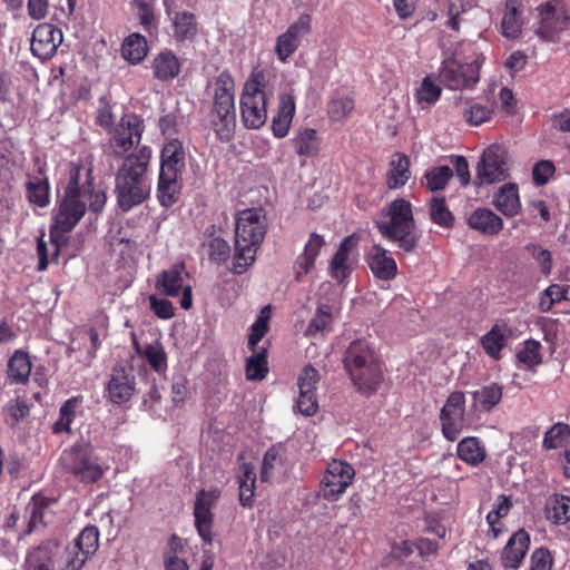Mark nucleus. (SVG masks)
I'll use <instances>...</instances> for the list:
<instances>
[{"instance_id": "nucleus-1", "label": "nucleus", "mask_w": 570, "mask_h": 570, "mask_svg": "<svg viewBox=\"0 0 570 570\" xmlns=\"http://www.w3.org/2000/svg\"><path fill=\"white\" fill-rule=\"evenodd\" d=\"M106 194L94 186L92 169L82 163H72L62 191L58 193L49 230L50 240L56 244L52 259L59 256V244L85 216L87 208L100 213L106 205Z\"/></svg>"}, {"instance_id": "nucleus-2", "label": "nucleus", "mask_w": 570, "mask_h": 570, "mask_svg": "<svg viewBox=\"0 0 570 570\" xmlns=\"http://www.w3.org/2000/svg\"><path fill=\"white\" fill-rule=\"evenodd\" d=\"M153 150L141 146L124 157L115 176V193L122 212L142 204L150 194L148 168Z\"/></svg>"}, {"instance_id": "nucleus-3", "label": "nucleus", "mask_w": 570, "mask_h": 570, "mask_svg": "<svg viewBox=\"0 0 570 570\" xmlns=\"http://www.w3.org/2000/svg\"><path fill=\"white\" fill-rule=\"evenodd\" d=\"M235 255L233 272L244 273L256 259V253L267 232V220L262 208H247L235 218Z\"/></svg>"}, {"instance_id": "nucleus-4", "label": "nucleus", "mask_w": 570, "mask_h": 570, "mask_svg": "<svg viewBox=\"0 0 570 570\" xmlns=\"http://www.w3.org/2000/svg\"><path fill=\"white\" fill-rule=\"evenodd\" d=\"M343 363L360 394L371 396L377 391L383 381L382 365L366 341H353L344 353Z\"/></svg>"}, {"instance_id": "nucleus-5", "label": "nucleus", "mask_w": 570, "mask_h": 570, "mask_svg": "<svg viewBox=\"0 0 570 570\" xmlns=\"http://www.w3.org/2000/svg\"><path fill=\"white\" fill-rule=\"evenodd\" d=\"M386 222L377 223L380 234L389 242L395 243L400 252L413 253L417 248L420 235L412 204L401 197L394 199L386 207Z\"/></svg>"}, {"instance_id": "nucleus-6", "label": "nucleus", "mask_w": 570, "mask_h": 570, "mask_svg": "<svg viewBox=\"0 0 570 570\" xmlns=\"http://www.w3.org/2000/svg\"><path fill=\"white\" fill-rule=\"evenodd\" d=\"M235 82L229 71H222L214 88L213 106L209 124L216 137L228 142L233 139L236 128Z\"/></svg>"}, {"instance_id": "nucleus-7", "label": "nucleus", "mask_w": 570, "mask_h": 570, "mask_svg": "<svg viewBox=\"0 0 570 570\" xmlns=\"http://www.w3.org/2000/svg\"><path fill=\"white\" fill-rule=\"evenodd\" d=\"M240 115L246 128L258 129L265 125L267 109L263 72H254L245 82L240 96Z\"/></svg>"}, {"instance_id": "nucleus-8", "label": "nucleus", "mask_w": 570, "mask_h": 570, "mask_svg": "<svg viewBox=\"0 0 570 570\" xmlns=\"http://www.w3.org/2000/svg\"><path fill=\"white\" fill-rule=\"evenodd\" d=\"M145 131L144 119L136 114H125L109 130L108 146L116 158L124 157L141 141Z\"/></svg>"}, {"instance_id": "nucleus-9", "label": "nucleus", "mask_w": 570, "mask_h": 570, "mask_svg": "<svg viewBox=\"0 0 570 570\" xmlns=\"http://www.w3.org/2000/svg\"><path fill=\"white\" fill-rule=\"evenodd\" d=\"M482 61L474 59L472 62L462 63L455 58L443 61L439 79L446 88L462 90L473 88L480 79Z\"/></svg>"}, {"instance_id": "nucleus-10", "label": "nucleus", "mask_w": 570, "mask_h": 570, "mask_svg": "<svg viewBox=\"0 0 570 570\" xmlns=\"http://www.w3.org/2000/svg\"><path fill=\"white\" fill-rule=\"evenodd\" d=\"M185 277H188L186 264L184 262L175 263L170 268L160 272L155 282V288L163 295L177 297L181 293L180 306L189 309L193 306L191 286L186 284Z\"/></svg>"}, {"instance_id": "nucleus-11", "label": "nucleus", "mask_w": 570, "mask_h": 570, "mask_svg": "<svg viewBox=\"0 0 570 570\" xmlns=\"http://www.w3.org/2000/svg\"><path fill=\"white\" fill-rule=\"evenodd\" d=\"M355 476L354 468L340 460H333L327 464L326 471L321 480L318 497L328 502H334L352 484Z\"/></svg>"}, {"instance_id": "nucleus-12", "label": "nucleus", "mask_w": 570, "mask_h": 570, "mask_svg": "<svg viewBox=\"0 0 570 570\" xmlns=\"http://www.w3.org/2000/svg\"><path fill=\"white\" fill-rule=\"evenodd\" d=\"M220 490L213 488L209 490L200 489L196 493L194 502V524L198 535L205 544L213 543L214 513L217 501L220 498Z\"/></svg>"}, {"instance_id": "nucleus-13", "label": "nucleus", "mask_w": 570, "mask_h": 570, "mask_svg": "<svg viewBox=\"0 0 570 570\" xmlns=\"http://www.w3.org/2000/svg\"><path fill=\"white\" fill-rule=\"evenodd\" d=\"M509 177L507 151L500 145L488 147L478 164L474 183L490 185L500 183Z\"/></svg>"}, {"instance_id": "nucleus-14", "label": "nucleus", "mask_w": 570, "mask_h": 570, "mask_svg": "<svg viewBox=\"0 0 570 570\" xmlns=\"http://www.w3.org/2000/svg\"><path fill=\"white\" fill-rule=\"evenodd\" d=\"M66 469L81 483L92 484L102 479L105 472L89 450L73 446L62 456Z\"/></svg>"}, {"instance_id": "nucleus-15", "label": "nucleus", "mask_w": 570, "mask_h": 570, "mask_svg": "<svg viewBox=\"0 0 570 570\" xmlns=\"http://www.w3.org/2000/svg\"><path fill=\"white\" fill-rule=\"evenodd\" d=\"M465 395L461 391L452 392L440 412V422L443 436L448 441H455L464 428Z\"/></svg>"}, {"instance_id": "nucleus-16", "label": "nucleus", "mask_w": 570, "mask_h": 570, "mask_svg": "<svg viewBox=\"0 0 570 570\" xmlns=\"http://www.w3.org/2000/svg\"><path fill=\"white\" fill-rule=\"evenodd\" d=\"M539 22L535 33L546 41H554L557 36L567 28L569 17L560 2H546L537 8Z\"/></svg>"}, {"instance_id": "nucleus-17", "label": "nucleus", "mask_w": 570, "mask_h": 570, "mask_svg": "<svg viewBox=\"0 0 570 570\" xmlns=\"http://www.w3.org/2000/svg\"><path fill=\"white\" fill-rule=\"evenodd\" d=\"M320 382V373L312 365L304 366L297 379L298 396L295 409L304 416H313L318 411L316 386Z\"/></svg>"}, {"instance_id": "nucleus-18", "label": "nucleus", "mask_w": 570, "mask_h": 570, "mask_svg": "<svg viewBox=\"0 0 570 570\" xmlns=\"http://www.w3.org/2000/svg\"><path fill=\"white\" fill-rule=\"evenodd\" d=\"M312 30V18L309 14H301L285 32L276 39L275 53L279 61L286 62L288 58L296 52L301 46L303 37Z\"/></svg>"}, {"instance_id": "nucleus-19", "label": "nucleus", "mask_w": 570, "mask_h": 570, "mask_svg": "<svg viewBox=\"0 0 570 570\" xmlns=\"http://www.w3.org/2000/svg\"><path fill=\"white\" fill-rule=\"evenodd\" d=\"M62 42V32L52 23H40L32 32L30 49L35 57L51 59Z\"/></svg>"}, {"instance_id": "nucleus-20", "label": "nucleus", "mask_w": 570, "mask_h": 570, "mask_svg": "<svg viewBox=\"0 0 570 570\" xmlns=\"http://www.w3.org/2000/svg\"><path fill=\"white\" fill-rule=\"evenodd\" d=\"M57 503L55 499L41 494H35L26 507L27 528L23 535L31 534L39 529L46 528L52 522L55 511L52 507Z\"/></svg>"}, {"instance_id": "nucleus-21", "label": "nucleus", "mask_w": 570, "mask_h": 570, "mask_svg": "<svg viewBox=\"0 0 570 570\" xmlns=\"http://www.w3.org/2000/svg\"><path fill=\"white\" fill-rule=\"evenodd\" d=\"M106 390L109 400L115 404L129 401L136 390L134 368L131 366L114 367Z\"/></svg>"}, {"instance_id": "nucleus-22", "label": "nucleus", "mask_w": 570, "mask_h": 570, "mask_svg": "<svg viewBox=\"0 0 570 570\" xmlns=\"http://www.w3.org/2000/svg\"><path fill=\"white\" fill-rule=\"evenodd\" d=\"M358 238L355 234L346 236L340 244L336 253L330 263V275L337 283H343L353 271V263L350 254L356 248Z\"/></svg>"}, {"instance_id": "nucleus-23", "label": "nucleus", "mask_w": 570, "mask_h": 570, "mask_svg": "<svg viewBox=\"0 0 570 570\" xmlns=\"http://www.w3.org/2000/svg\"><path fill=\"white\" fill-rule=\"evenodd\" d=\"M367 264L373 275L382 281H392L397 274L395 259L381 245H373L368 252Z\"/></svg>"}, {"instance_id": "nucleus-24", "label": "nucleus", "mask_w": 570, "mask_h": 570, "mask_svg": "<svg viewBox=\"0 0 570 570\" xmlns=\"http://www.w3.org/2000/svg\"><path fill=\"white\" fill-rule=\"evenodd\" d=\"M60 543L56 539L42 541L32 549L26 560V570H55V557Z\"/></svg>"}, {"instance_id": "nucleus-25", "label": "nucleus", "mask_w": 570, "mask_h": 570, "mask_svg": "<svg viewBox=\"0 0 570 570\" xmlns=\"http://www.w3.org/2000/svg\"><path fill=\"white\" fill-rule=\"evenodd\" d=\"M183 175L159 170L157 184V199L163 207L169 208L176 204L181 195Z\"/></svg>"}, {"instance_id": "nucleus-26", "label": "nucleus", "mask_w": 570, "mask_h": 570, "mask_svg": "<svg viewBox=\"0 0 570 570\" xmlns=\"http://www.w3.org/2000/svg\"><path fill=\"white\" fill-rule=\"evenodd\" d=\"M530 544V537L527 531H517L505 544L501 561L503 567L518 569L524 559Z\"/></svg>"}, {"instance_id": "nucleus-27", "label": "nucleus", "mask_w": 570, "mask_h": 570, "mask_svg": "<svg viewBox=\"0 0 570 570\" xmlns=\"http://www.w3.org/2000/svg\"><path fill=\"white\" fill-rule=\"evenodd\" d=\"M468 225L482 235L495 236L503 229L504 223L493 210L478 207L470 214Z\"/></svg>"}, {"instance_id": "nucleus-28", "label": "nucleus", "mask_w": 570, "mask_h": 570, "mask_svg": "<svg viewBox=\"0 0 570 570\" xmlns=\"http://www.w3.org/2000/svg\"><path fill=\"white\" fill-rule=\"evenodd\" d=\"M295 115V100L291 94H282L278 99L277 112L272 119V131L276 138L288 135Z\"/></svg>"}, {"instance_id": "nucleus-29", "label": "nucleus", "mask_w": 570, "mask_h": 570, "mask_svg": "<svg viewBox=\"0 0 570 570\" xmlns=\"http://www.w3.org/2000/svg\"><path fill=\"white\" fill-rule=\"evenodd\" d=\"M173 27V37L178 42L193 40L198 32L196 16L189 11H167Z\"/></svg>"}, {"instance_id": "nucleus-30", "label": "nucleus", "mask_w": 570, "mask_h": 570, "mask_svg": "<svg viewBox=\"0 0 570 570\" xmlns=\"http://www.w3.org/2000/svg\"><path fill=\"white\" fill-rule=\"evenodd\" d=\"M180 61L171 50H163L155 56L151 62L153 76L159 81L174 80L180 72Z\"/></svg>"}, {"instance_id": "nucleus-31", "label": "nucleus", "mask_w": 570, "mask_h": 570, "mask_svg": "<svg viewBox=\"0 0 570 570\" xmlns=\"http://www.w3.org/2000/svg\"><path fill=\"white\" fill-rule=\"evenodd\" d=\"M185 168V149L183 142L177 139L167 141L160 153V171L177 173L183 175Z\"/></svg>"}, {"instance_id": "nucleus-32", "label": "nucleus", "mask_w": 570, "mask_h": 570, "mask_svg": "<svg viewBox=\"0 0 570 570\" xmlns=\"http://www.w3.org/2000/svg\"><path fill=\"white\" fill-rule=\"evenodd\" d=\"M411 178L410 158L403 153H394L386 173V186L389 189L403 187Z\"/></svg>"}, {"instance_id": "nucleus-33", "label": "nucleus", "mask_w": 570, "mask_h": 570, "mask_svg": "<svg viewBox=\"0 0 570 570\" xmlns=\"http://www.w3.org/2000/svg\"><path fill=\"white\" fill-rule=\"evenodd\" d=\"M493 204L505 217L517 216L521 210L518 186L508 183L500 187L494 194Z\"/></svg>"}, {"instance_id": "nucleus-34", "label": "nucleus", "mask_w": 570, "mask_h": 570, "mask_svg": "<svg viewBox=\"0 0 570 570\" xmlns=\"http://www.w3.org/2000/svg\"><path fill=\"white\" fill-rule=\"evenodd\" d=\"M83 397L81 395L71 396L66 400L59 409V417L51 425V432L56 435L61 433H70L71 424L73 423L77 411L82 404Z\"/></svg>"}, {"instance_id": "nucleus-35", "label": "nucleus", "mask_w": 570, "mask_h": 570, "mask_svg": "<svg viewBox=\"0 0 570 570\" xmlns=\"http://www.w3.org/2000/svg\"><path fill=\"white\" fill-rule=\"evenodd\" d=\"M148 53V43L145 36L134 32L125 38L121 45V56L131 65L140 63Z\"/></svg>"}, {"instance_id": "nucleus-36", "label": "nucleus", "mask_w": 570, "mask_h": 570, "mask_svg": "<svg viewBox=\"0 0 570 570\" xmlns=\"http://www.w3.org/2000/svg\"><path fill=\"white\" fill-rule=\"evenodd\" d=\"M295 153L302 157H314L320 151L317 131L314 128L299 129L291 140Z\"/></svg>"}, {"instance_id": "nucleus-37", "label": "nucleus", "mask_w": 570, "mask_h": 570, "mask_svg": "<svg viewBox=\"0 0 570 570\" xmlns=\"http://www.w3.org/2000/svg\"><path fill=\"white\" fill-rule=\"evenodd\" d=\"M456 455L466 464L476 466L485 460L487 452L478 438L468 436L458 443Z\"/></svg>"}, {"instance_id": "nucleus-38", "label": "nucleus", "mask_w": 570, "mask_h": 570, "mask_svg": "<svg viewBox=\"0 0 570 570\" xmlns=\"http://www.w3.org/2000/svg\"><path fill=\"white\" fill-rule=\"evenodd\" d=\"M238 479L239 503L244 508H252L254 503L256 473L250 463H243Z\"/></svg>"}, {"instance_id": "nucleus-39", "label": "nucleus", "mask_w": 570, "mask_h": 570, "mask_svg": "<svg viewBox=\"0 0 570 570\" xmlns=\"http://www.w3.org/2000/svg\"><path fill=\"white\" fill-rule=\"evenodd\" d=\"M546 518L557 525L570 521V497L553 494L546 504Z\"/></svg>"}, {"instance_id": "nucleus-40", "label": "nucleus", "mask_w": 570, "mask_h": 570, "mask_svg": "<svg viewBox=\"0 0 570 570\" xmlns=\"http://www.w3.org/2000/svg\"><path fill=\"white\" fill-rule=\"evenodd\" d=\"M132 344L137 354L145 357L155 372L163 373L167 370V354L159 342L140 346L135 338Z\"/></svg>"}, {"instance_id": "nucleus-41", "label": "nucleus", "mask_w": 570, "mask_h": 570, "mask_svg": "<svg viewBox=\"0 0 570 570\" xmlns=\"http://www.w3.org/2000/svg\"><path fill=\"white\" fill-rule=\"evenodd\" d=\"M246 360L245 373L247 381H263L268 374L267 347L250 351Z\"/></svg>"}, {"instance_id": "nucleus-42", "label": "nucleus", "mask_w": 570, "mask_h": 570, "mask_svg": "<svg viewBox=\"0 0 570 570\" xmlns=\"http://www.w3.org/2000/svg\"><path fill=\"white\" fill-rule=\"evenodd\" d=\"M28 353L16 351L8 362V376L14 383H26L31 373Z\"/></svg>"}, {"instance_id": "nucleus-43", "label": "nucleus", "mask_w": 570, "mask_h": 570, "mask_svg": "<svg viewBox=\"0 0 570 570\" xmlns=\"http://www.w3.org/2000/svg\"><path fill=\"white\" fill-rule=\"evenodd\" d=\"M354 107L353 97L336 91L327 104V115L332 121H341L350 116Z\"/></svg>"}, {"instance_id": "nucleus-44", "label": "nucleus", "mask_w": 570, "mask_h": 570, "mask_svg": "<svg viewBox=\"0 0 570 570\" xmlns=\"http://www.w3.org/2000/svg\"><path fill=\"white\" fill-rule=\"evenodd\" d=\"M471 395L473 401L479 403L483 411L490 412L501 401L503 389L498 383H491L482 386L480 390L471 392Z\"/></svg>"}, {"instance_id": "nucleus-45", "label": "nucleus", "mask_w": 570, "mask_h": 570, "mask_svg": "<svg viewBox=\"0 0 570 570\" xmlns=\"http://www.w3.org/2000/svg\"><path fill=\"white\" fill-rule=\"evenodd\" d=\"M28 200L38 207H46L50 203V187L47 178L33 177L26 183Z\"/></svg>"}, {"instance_id": "nucleus-46", "label": "nucleus", "mask_w": 570, "mask_h": 570, "mask_svg": "<svg viewBox=\"0 0 570 570\" xmlns=\"http://www.w3.org/2000/svg\"><path fill=\"white\" fill-rule=\"evenodd\" d=\"M453 177V170L449 166H435L423 175L422 184L429 191L443 190Z\"/></svg>"}, {"instance_id": "nucleus-47", "label": "nucleus", "mask_w": 570, "mask_h": 570, "mask_svg": "<svg viewBox=\"0 0 570 570\" xmlns=\"http://www.w3.org/2000/svg\"><path fill=\"white\" fill-rule=\"evenodd\" d=\"M430 218L441 227L452 228L454 226V215L448 207L443 196H434L430 203Z\"/></svg>"}, {"instance_id": "nucleus-48", "label": "nucleus", "mask_w": 570, "mask_h": 570, "mask_svg": "<svg viewBox=\"0 0 570 570\" xmlns=\"http://www.w3.org/2000/svg\"><path fill=\"white\" fill-rule=\"evenodd\" d=\"M570 440V425L558 422L544 433L542 446L546 450H557L564 446Z\"/></svg>"}, {"instance_id": "nucleus-49", "label": "nucleus", "mask_w": 570, "mask_h": 570, "mask_svg": "<svg viewBox=\"0 0 570 570\" xmlns=\"http://www.w3.org/2000/svg\"><path fill=\"white\" fill-rule=\"evenodd\" d=\"M505 336L498 324L481 337V346L484 352L494 360L500 358V353L505 347Z\"/></svg>"}, {"instance_id": "nucleus-50", "label": "nucleus", "mask_w": 570, "mask_h": 570, "mask_svg": "<svg viewBox=\"0 0 570 570\" xmlns=\"http://www.w3.org/2000/svg\"><path fill=\"white\" fill-rule=\"evenodd\" d=\"M272 314L271 305H267L262 308L259 312V315L257 316L254 324L250 326V333L248 335V343L247 347L249 351H255V348H258V343L262 341V338L267 334L269 330V318Z\"/></svg>"}, {"instance_id": "nucleus-51", "label": "nucleus", "mask_w": 570, "mask_h": 570, "mask_svg": "<svg viewBox=\"0 0 570 570\" xmlns=\"http://www.w3.org/2000/svg\"><path fill=\"white\" fill-rule=\"evenodd\" d=\"M512 508V502L509 497L500 495L498 499V503L494 505L493 510H491L487 515V522L490 527V531L493 534V538H498L502 532V528L500 525V519L508 515Z\"/></svg>"}, {"instance_id": "nucleus-52", "label": "nucleus", "mask_w": 570, "mask_h": 570, "mask_svg": "<svg viewBox=\"0 0 570 570\" xmlns=\"http://www.w3.org/2000/svg\"><path fill=\"white\" fill-rule=\"evenodd\" d=\"M83 551L85 558L89 559L99 547V530L96 525L86 527L72 542Z\"/></svg>"}, {"instance_id": "nucleus-53", "label": "nucleus", "mask_w": 570, "mask_h": 570, "mask_svg": "<svg viewBox=\"0 0 570 570\" xmlns=\"http://www.w3.org/2000/svg\"><path fill=\"white\" fill-rule=\"evenodd\" d=\"M332 323V312L328 305H321L317 307L314 316L308 323L305 331L306 336L324 335L325 331L330 328Z\"/></svg>"}, {"instance_id": "nucleus-54", "label": "nucleus", "mask_w": 570, "mask_h": 570, "mask_svg": "<svg viewBox=\"0 0 570 570\" xmlns=\"http://www.w3.org/2000/svg\"><path fill=\"white\" fill-rule=\"evenodd\" d=\"M494 111V104L482 105L476 101H471L469 107L463 111V118L472 126H480L491 119Z\"/></svg>"}, {"instance_id": "nucleus-55", "label": "nucleus", "mask_w": 570, "mask_h": 570, "mask_svg": "<svg viewBox=\"0 0 570 570\" xmlns=\"http://www.w3.org/2000/svg\"><path fill=\"white\" fill-rule=\"evenodd\" d=\"M131 6L136 8L139 23L146 32H150L156 26L155 0H132Z\"/></svg>"}, {"instance_id": "nucleus-56", "label": "nucleus", "mask_w": 570, "mask_h": 570, "mask_svg": "<svg viewBox=\"0 0 570 570\" xmlns=\"http://www.w3.org/2000/svg\"><path fill=\"white\" fill-rule=\"evenodd\" d=\"M502 35L509 39H515L522 30V20L515 7L507 4V10L501 22Z\"/></svg>"}, {"instance_id": "nucleus-57", "label": "nucleus", "mask_w": 570, "mask_h": 570, "mask_svg": "<svg viewBox=\"0 0 570 570\" xmlns=\"http://www.w3.org/2000/svg\"><path fill=\"white\" fill-rule=\"evenodd\" d=\"M570 286L553 284L550 285L543 293L540 299V309L548 312L556 303L569 299Z\"/></svg>"}, {"instance_id": "nucleus-58", "label": "nucleus", "mask_w": 570, "mask_h": 570, "mask_svg": "<svg viewBox=\"0 0 570 570\" xmlns=\"http://www.w3.org/2000/svg\"><path fill=\"white\" fill-rule=\"evenodd\" d=\"M73 543L68 544L60 558V570H80L88 560L83 551Z\"/></svg>"}, {"instance_id": "nucleus-59", "label": "nucleus", "mask_w": 570, "mask_h": 570, "mask_svg": "<svg viewBox=\"0 0 570 570\" xmlns=\"http://www.w3.org/2000/svg\"><path fill=\"white\" fill-rule=\"evenodd\" d=\"M540 350L541 344L538 341L528 340L517 354L518 361L527 367L532 368L542 362Z\"/></svg>"}, {"instance_id": "nucleus-60", "label": "nucleus", "mask_w": 570, "mask_h": 570, "mask_svg": "<svg viewBox=\"0 0 570 570\" xmlns=\"http://www.w3.org/2000/svg\"><path fill=\"white\" fill-rule=\"evenodd\" d=\"M441 92V87L434 83L430 76H426L416 89L415 99L420 104H435L440 99Z\"/></svg>"}, {"instance_id": "nucleus-61", "label": "nucleus", "mask_w": 570, "mask_h": 570, "mask_svg": "<svg viewBox=\"0 0 570 570\" xmlns=\"http://www.w3.org/2000/svg\"><path fill=\"white\" fill-rule=\"evenodd\" d=\"M208 256L212 262L225 263L229 258V244L222 237H213L207 243Z\"/></svg>"}, {"instance_id": "nucleus-62", "label": "nucleus", "mask_w": 570, "mask_h": 570, "mask_svg": "<svg viewBox=\"0 0 570 570\" xmlns=\"http://www.w3.org/2000/svg\"><path fill=\"white\" fill-rule=\"evenodd\" d=\"M277 465H282L281 450L276 446H272L264 454L261 470V480L263 482L268 481L273 470Z\"/></svg>"}, {"instance_id": "nucleus-63", "label": "nucleus", "mask_w": 570, "mask_h": 570, "mask_svg": "<svg viewBox=\"0 0 570 570\" xmlns=\"http://www.w3.org/2000/svg\"><path fill=\"white\" fill-rule=\"evenodd\" d=\"M149 306L151 312L161 320H169L175 316V306L167 298H158L156 295L149 296Z\"/></svg>"}, {"instance_id": "nucleus-64", "label": "nucleus", "mask_w": 570, "mask_h": 570, "mask_svg": "<svg viewBox=\"0 0 570 570\" xmlns=\"http://www.w3.org/2000/svg\"><path fill=\"white\" fill-rule=\"evenodd\" d=\"M556 171V167L550 160H540L538 161L532 169V178L537 186L546 185L550 177Z\"/></svg>"}]
</instances>
